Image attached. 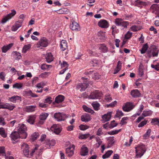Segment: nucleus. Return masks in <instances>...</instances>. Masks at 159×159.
Returning <instances> with one entry per match:
<instances>
[{"label": "nucleus", "mask_w": 159, "mask_h": 159, "mask_svg": "<svg viewBox=\"0 0 159 159\" xmlns=\"http://www.w3.org/2000/svg\"><path fill=\"white\" fill-rule=\"evenodd\" d=\"M8 100L11 102L15 103L18 101H21V98L20 96L17 95H14L10 98Z\"/></svg>", "instance_id": "19"}, {"label": "nucleus", "mask_w": 159, "mask_h": 159, "mask_svg": "<svg viewBox=\"0 0 159 159\" xmlns=\"http://www.w3.org/2000/svg\"><path fill=\"white\" fill-rule=\"evenodd\" d=\"M89 150L88 148L85 145H83L81 149L80 153L82 156H85L88 155Z\"/></svg>", "instance_id": "20"}, {"label": "nucleus", "mask_w": 159, "mask_h": 159, "mask_svg": "<svg viewBox=\"0 0 159 159\" xmlns=\"http://www.w3.org/2000/svg\"><path fill=\"white\" fill-rule=\"evenodd\" d=\"M55 141L54 140H48L46 143V144L48 145L49 147L53 146L55 145Z\"/></svg>", "instance_id": "41"}, {"label": "nucleus", "mask_w": 159, "mask_h": 159, "mask_svg": "<svg viewBox=\"0 0 159 159\" xmlns=\"http://www.w3.org/2000/svg\"><path fill=\"white\" fill-rule=\"evenodd\" d=\"M64 99L65 97L63 96L59 95L55 98V102L57 103H60L62 102Z\"/></svg>", "instance_id": "27"}, {"label": "nucleus", "mask_w": 159, "mask_h": 159, "mask_svg": "<svg viewBox=\"0 0 159 159\" xmlns=\"http://www.w3.org/2000/svg\"><path fill=\"white\" fill-rule=\"evenodd\" d=\"M141 29L142 27L139 26H137L136 25H133L130 28V30L133 32L141 30Z\"/></svg>", "instance_id": "33"}, {"label": "nucleus", "mask_w": 159, "mask_h": 159, "mask_svg": "<svg viewBox=\"0 0 159 159\" xmlns=\"http://www.w3.org/2000/svg\"><path fill=\"white\" fill-rule=\"evenodd\" d=\"M98 26L104 29H107L109 26V24L107 21L105 20H100L98 23Z\"/></svg>", "instance_id": "10"}, {"label": "nucleus", "mask_w": 159, "mask_h": 159, "mask_svg": "<svg viewBox=\"0 0 159 159\" xmlns=\"http://www.w3.org/2000/svg\"><path fill=\"white\" fill-rule=\"evenodd\" d=\"M70 28L72 30L78 31L80 30L79 24L76 22H73L70 24Z\"/></svg>", "instance_id": "15"}, {"label": "nucleus", "mask_w": 159, "mask_h": 159, "mask_svg": "<svg viewBox=\"0 0 159 159\" xmlns=\"http://www.w3.org/2000/svg\"><path fill=\"white\" fill-rule=\"evenodd\" d=\"M45 58L47 62L50 63L53 61V57L51 52H49L46 54L45 56Z\"/></svg>", "instance_id": "24"}, {"label": "nucleus", "mask_w": 159, "mask_h": 159, "mask_svg": "<svg viewBox=\"0 0 159 159\" xmlns=\"http://www.w3.org/2000/svg\"><path fill=\"white\" fill-rule=\"evenodd\" d=\"M83 109L86 112H88L92 114L94 113V111L92 109L86 106L83 105Z\"/></svg>", "instance_id": "34"}, {"label": "nucleus", "mask_w": 159, "mask_h": 159, "mask_svg": "<svg viewBox=\"0 0 159 159\" xmlns=\"http://www.w3.org/2000/svg\"><path fill=\"white\" fill-rule=\"evenodd\" d=\"M0 134L3 138L7 137V134L5 133V130L3 128H0Z\"/></svg>", "instance_id": "40"}, {"label": "nucleus", "mask_w": 159, "mask_h": 159, "mask_svg": "<svg viewBox=\"0 0 159 159\" xmlns=\"http://www.w3.org/2000/svg\"><path fill=\"white\" fill-rule=\"evenodd\" d=\"M94 109L96 111H98L99 109V107L100 106V104L97 102H94L92 104Z\"/></svg>", "instance_id": "36"}, {"label": "nucleus", "mask_w": 159, "mask_h": 159, "mask_svg": "<svg viewBox=\"0 0 159 159\" xmlns=\"http://www.w3.org/2000/svg\"><path fill=\"white\" fill-rule=\"evenodd\" d=\"M5 73L4 72L0 73V79L4 81L5 80Z\"/></svg>", "instance_id": "62"}, {"label": "nucleus", "mask_w": 159, "mask_h": 159, "mask_svg": "<svg viewBox=\"0 0 159 159\" xmlns=\"http://www.w3.org/2000/svg\"><path fill=\"white\" fill-rule=\"evenodd\" d=\"M51 130L56 134H58L61 130V127L56 124L53 125L51 127Z\"/></svg>", "instance_id": "12"}, {"label": "nucleus", "mask_w": 159, "mask_h": 159, "mask_svg": "<svg viewBox=\"0 0 159 159\" xmlns=\"http://www.w3.org/2000/svg\"><path fill=\"white\" fill-rule=\"evenodd\" d=\"M101 77V75H99L98 73H94L93 75H92V78L95 80H98Z\"/></svg>", "instance_id": "52"}, {"label": "nucleus", "mask_w": 159, "mask_h": 159, "mask_svg": "<svg viewBox=\"0 0 159 159\" xmlns=\"http://www.w3.org/2000/svg\"><path fill=\"white\" fill-rule=\"evenodd\" d=\"M6 124V123L5 121L4 118L2 117H0V125L4 126Z\"/></svg>", "instance_id": "63"}, {"label": "nucleus", "mask_w": 159, "mask_h": 159, "mask_svg": "<svg viewBox=\"0 0 159 159\" xmlns=\"http://www.w3.org/2000/svg\"><path fill=\"white\" fill-rule=\"evenodd\" d=\"M11 55L13 58L16 60H19L20 59L21 57L20 53L17 51L13 52Z\"/></svg>", "instance_id": "21"}, {"label": "nucleus", "mask_w": 159, "mask_h": 159, "mask_svg": "<svg viewBox=\"0 0 159 159\" xmlns=\"http://www.w3.org/2000/svg\"><path fill=\"white\" fill-rule=\"evenodd\" d=\"M130 94L134 98H137L139 97L140 93L138 90H133L131 91Z\"/></svg>", "instance_id": "25"}, {"label": "nucleus", "mask_w": 159, "mask_h": 159, "mask_svg": "<svg viewBox=\"0 0 159 159\" xmlns=\"http://www.w3.org/2000/svg\"><path fill=\"white\" fill-rule=\"evenodd\" d=\"M113 152L112 150L108 151L105 154L102 156V158L103 159H105L109 157L112 154Z\"/></svg>", "instance_id": "37"}, {"label": "nucleus", "mask_w": 159, "mask_h": 159, "mask_svg": "<svg viewBox=\"0 0 159 159\" xmlns=\"http://www.w3.org/2000/svg\"><path fill=\"white\" fill-rule=\"evenodd\" d=\"M112 113V112H110L103 115L102 117V122L104 123L109 120L111 118Z\"/></svg>", "instance_id": "17"}, {"label": "nucleus", "mask_w": 159, "mask_h": 159, "mask_svg": "<svg viewBox=\"0 0 159 159\" xmlns=\"http://www.w3.org/2000/svg\"><path fill=\"white\" fill-rule=\"evenodd\" d=\"M21 148L23 150L24 154L25 156H27L29 154V147L26 143H24L21 145Z\"/></svg>", "instance_id": "16"}, {"label": "nucleus", "mask_w": 159, "mask_h": 159, "mask_svg": "<svg viewBox=\"0 0 159 159\" xmlns=\"http://www.w3.org/2000/svg\"><path fill=\"white\" fill-rule=\"evenodd\" d=\"M132 33L128 31L125 35V38L127 39H129L132 36Z\"/></svg>", "instance_id": "56"}, {"label": "nucleus", "mask_w": 159, "mask_h": 159, "mask_svg": "<svg viewBox=\"0 0 159 159\" xmlns=\"http://www.w3.org/2000/svg\"><path fill=\"white\" fill-rule=\"evenodd\" d=\"M31 47V45L30 44L25 45L23 48L22 51L25 53Z\"/></svg>", "instance_id": "50"}, {"label": "nucleus", "mask_w": 159, "mask_h": 159, "mask_svg": "<svg viewBox=\"0 0 159 159\" xmlns=\"http://www.w3.org/2000/svg\"><path fill=\"white\" fill-rule=\"evenodd\" d=\"M151 67L157 71L159 70V63H157L156 65L152 64L151 65Z\"/></svg>", "instance_id": "57"}, {"label": "nucleus", "mask_w": 159, "mask_h": 159, "mask_svg": "<svg viewBox=\"0 0 159 159\" xmlns=\"http://www.w3.org/2000/svg\"><path fill=\"white\" fill-rule=\"evenodd\" d=\"M52 98L51 97L48 96L44 100V102L48 103V104H50L52 101Z\"/></svg>", "instance_id": "47"}, {"label": "nucleus", "mask_w": 159, "mask_h": 159, "mask_svg": "<svg viewBox=\"0 0 159 159\" xmlns=\"http://www.w3.org/2000/svg\"><path fill=\"white\" fill-rule=\"evenodd\" d=\"M148 43H146L144 44L142 48L141 49H140L139 50L141 52V54H143L145 53L147 50L148 49Z\"/></svg>", "instance_id": "35"}, {"label": "nucleus", "mask_w": 159, "mask_h": 159, "mask_svg": "<svg viewBox=\"0 0 159 159\" xmlns=\"http://www.w3.org/2000/svg\"><path fill=\"white\" fill-rule=\"evenodd\" d=\"M16 14V11L13 9L11 11V12L5 16L2 20V23H5L7 21L11 19Z\"/></svg>", "instance_id": "9"}, {"label": "nucleus", "mask_w": 159, "mask_h": 159, "mask_svg": "<svg viewBox=\"0 0 159 159\" xmlns=\"http://www.w3.org/2000/svg\"><path fill=\"white\" fill-rule=\"evenodd\" d=\"M91 119L90 116L88 114H85L81 116V120L82 121L88 122Z\"/></svg>", "instance_id": "23"}, {"label": "nucleus", "mask_w": 159, "mask_h": 159, "mask_svg": "<svg viewBox=\"0 0 159 159\" xmlns=\"http://www.w3.org/2000/svg\"><path fill=\"white\" fill-rule=\"evenodd\" d=\"M152 113L153 111L150 110L148 111L144 110L143 111L142 114V116H143L144 117L150 116L152 114Z\"/></svg>", "instance_id": "31"}, {"label": "nucleus", "mask_w": 159, "mask_h": 159, "mask_svg": "<svg viewBox=\"0 0 159 159\" xmlns=\"http://www.w3.org/2000/svg\"><path fill=\"white\" fill-rule=\"evenodd\" d=\"M48 116V114L47 113L43 112L41 113L39 116L40 120L39 122L40 124H43V122L42 121L45 120Z\"/></svg>", "instance_id": "18"}, {"label": "nucleus", "mask_w": 159, "mask_h": 159, "mask_svg": "<svg viewBox=\"0 0 159 159\" xmlns=\"http://www.w3.org/2000/svg\"><path fill=\"white\" fill-rule=\"evenodd\" d=\"M124 113L121 111L117 110L116 111V113L115 115V117L117 118L120 117V116H123Z\"/></svg>", "instance_id": "48"}, {"label": "nucleus", "mask_w": 159, "mask_h": 159, "mask_svg": "<svg viewBox=\"0 0 159 159\" xmlns=\"http://www.w3.org/2000/svg\"><path fill=\"white\" fill-rule=\"evenodd\" d=\"M103 134L104 133L103 131V129L102 128H99L96 132L97 135L98 136H100Z\"/></svg>", "instance_id": "49"}, {"label": "nucleus", "mask_w": 159, "mask_h": 159, "mask_svg": "<svg viewBox=\"0 0 159 159\" xmlns=\"http://www.w3.org/2000/svg\"><path fill=\"white\" fill-rule=\"evenodd\" d=\"M15 106L13 104H11L9 103H7V109L10 110H13L15 107Z\"/></svg>", "instance_id": "58"}, {"label": "nucleus", "mask_w": 159, "mask_h": 159, "mask_svg": "<svg viewBox=\"0 0 159 159\" xmlns=\"http://www.w3.org/2000/svg\"><path fill=\"white\" fill-rule=\"evenodd\" d=\"M67 48L66 41L63 40L61 41V50L64 51Z\"/></svg>", "instance_id": "29"}, {"label": "nucleus", "mask_w": 159, "mask_h": 159, "mask_svg": "<svg viewBox=\"0 0 159 159\" xmlns=\"http://www.w3.org/2000/svg\"><path fill=\"white\" fill-rule=\"evenodd\" d=\"M121 129H116L114 130L108 132L107 133L108 134L110 135H114L118 134V133L120 132L121 130Z\"/></svg>", "instance_id": "42"}, {"label": "nucleus", "mask_w": 159, "mask_h": 159, "mask_svg": "<svg viewBox=\"0 0 159 159\" xmlns=\"http://www.w3.org/2000/svg\"><path fill=\"white\" fill-rule=\"evenodd\" d=\"M75 148V146L72 145L70 146L66 149V154L69 157H71L73 156L74 153V150Z\"/></svg>", "instance_id": "11"}, {"label": "nucleus", "mask_w": 159, "mask_h": 159, "mask_svg": "<svg viewBox=\"0 0 159 159\" xmlns=\"http://www.w3.org/2000/svg\"><path fill=\"white\" fill-rule=\"evenodd\" d=\"M95 138L96 141L97 142V143L96 144V145L97 147L98 148L102 144V141H101L100 138L99 137H96Z\"/></svg>", "instance_id": "43"}, {"label": "nucleus", "mask_w": 159, "mask_h": 159, "mask_svg": "<svg viewBox=\"0 0 159 159\" xmlns=\"http://www.w3.org/2000/svg\"><path fill=\"white\" fill-rule=\"evenodd\" d=\"M147 122V120H144L141 122L138 125L139 127H142L146 125Z\"/></svg>", "instance_id": "59"}, {"label": "nucleus", "mask_w": 159, "mask_h": 159, "mask_svg": "<svg viewBox=\"0 0 159 159\" xmlns=\"http://www.w3.org/2000/svg\"><path fill=\"white\" fill-rule=\"evenodd\" d=\"M158 53V49L156 47H152L148 52V56L151 57L152 56L157 57Z\"/></svg>", "instance_id": "6"}, {"label": "nucleus", "mask_w": 159, "mask_h": 159, "mask_svg": "<svg viewBox=\"0 0 159 159\" xmlns=\"http://www.w3.org/2000/svg\"><path fill=\"white\" fill-rule=\"evenodd\" d=\"M68 11L67 9L66 8H63L57 11V13L59 14H66Z\"/></svg>", "instance_id": "46"}, {"label": "nucleus", "mask_w": 159, "mask_h": 159, "mask_svg": "<svg viewBox=\"0 0 159 159\" xmlns=\"http://www.w3.org/2000/svg\"><path fill=\"white\" fill-rule=\"evenodd\" d=\"M135 151L136 153V157H141L144 154L146 151L145 147L144 145L143 144L138 145L135 147Z\"/></svg>", "instance_id": "1"}, {"label": "nucleus", "mask_w": 159, "mask_h": 159, "mask_svg": "<svg viewBox=\"0 0 159 159\" xmlns=\"http://www.w3.org/2000/svg\"><path fill=\"white\" fill-rule=\"evenodd\" d=\"M23 136V135H21L18 132V131H15L12 132L11 135V139L14 141H15L16 140L19 138L22 139L21 137Z\"/></svg>", "instance_id": "14"}, {"label": "nucleus", "mask_w": 159, "mask_h": 159, "mask_svg": "<svg viewBox=\"0 0 159 159\" xmlns=\"http://www.w3.org/2000/svg\"><path fill=\"white\" fill-rule=\"evenodd\" d=\"M79 127L80 129L82 130H84L89 128V126L87 125H80Z\"/></svg>", "instance_id": "53"}, {"label": "nucleus", "mask_w": 159, "mask_h": 159, "mask_svg": "<svg viewBox=\"0 0 159 159\" xmlns=\"http://www.w3.org/2000/svg\"><path fill=\"white\" fill-rule=\"evenodd\" d=\"M21 26V24H20L18 22L16 23L14 25L12 26L11 28V30L13 31H15Z\"/></svg>", "instance_id": "32"}, {"label": "nucleus", "mask_w": 159, "mask_h": 159, "mask_svg": "<svg viewBox=\"0 0 159 159\" xmlns=\"http://www.w3.org/2000/svg\"><path fill=\"white\" fill-rule=\"evenodd\" d=\"M22 86L23 84L22 83H16L13 85V88L19 89L22 88Z\"/></svg>", "instance_id": "44"}, {"label": "nucleus", "mask_w": 159, "mask_h": 159, "mask_svg": "<svg viewBox=\"0 0 159 159\" xmlns=\"http://www.w3.org/2000/svg\"><path fill=\"white\" fill-rule=\"evenodd\" d=\"M39 136V134L38 133L35 132L31 135V139L34 141L37 139Z\"/></svg>", "instance_id": "39"}, {"label": "nucleus", "mask_w": 159, "mask_h": 159, "mask_svg": "<svg viewBox=\"0 0 159 159\" xmlns=\"http://www.w3.org/2000/svg\"><path fill=\"white\" fill-rule=\"evenodd\" d=\"M151 123L154 125H157L159 126V119L155 118L152 119Z\"/></svg>", "instance_id": "38"}, {"label": "nucleus", "mask_w": 159, "mask_h": 159, "mask_svg": "<svg viewBox=\"0 0 159 159\" xmlns=\"http://www.w3.org/2000/svg\"><path fill=\"white\" fill-rule=\"evenodd\" d=\"M50 73L45 72L41 74L39 76V77L42 78H46L47 77L49 74Z\"/></svg>", "instance_id": "51"}, {"label": "nucleus", "mask_w": 159, "mask_h": 159, "mask_svg": "<svg viewBox=\"0 0 159 159\" xmlns=\"http://www.w3.org/2000/svg\"><path fill=\"white\" fill-rule=\"evenodd\" d=\"M108 140L109 144H113L114 142V137H110L108 138Z\"/></svg>", "instance_id": "61"}, {"label": "nucleus", "mask_w": 159, "mask_h": 159, "mask_svg": "<svg viewBox=\"0 0 159 159\" xmlns=\"http://www.w3.org/2000/svg\"><path fill=\"white\" fill-rule=\"evenodd\" d=\"M102 95V92L96 90L92 92L88 98L89 99H100Z\"/></svg>", "instance_id": "3"}, {"label": "nucleus", "mask_w": 159, "mask_h": 159, "mask_svg": "<svg viewBox=\"0 0 159 159\" xmlns=\"http://www.w3.org/2000/svg\"><path fill=\"white\" fill-rule=\"evenodd\" d=\"M115 24L118 26H120L124 28H126L129 25L128 21H124L121 18H117L115 20Z\"/></svg>", "instance_id": "5"}, {"label": "nucleus", "mask_w": 159, "mask_h": 159, "mask_svg": "<svg viewBox=\"0 0 159 159\" xmlns=\"http://www.w3.org/2000/svg\"><path fill=\"white\" fill-rule=\"evenodd\" d=\"M88 82L87 80L84 81L83 83H79L76 85V89L79 90L80 92L84 91L88 87Z\"/></svg>", "instance_id": "4"}, {"label": "nucleus", "mask_w": 159, "mask_h": 159, "mask_svg": "<svg viewBox=\"0 0 159 159\" xmlns=\"http://www.w3.org/2000/svg\"><path fill=\"white\" fill-rule=\"evenodd\" d=\"M105 99L107 102H110L112 100V98L110 94H107L105 96Z\"/></svg>", "instance_id": "54"}, {"label": "nucleus", "mask_w": 159, "mask_h": 159, "mask_svg": "<svg viewBox=\"0 0 159 159\" xmlns=\"http://www.w3.org/2000/svg\"><path fill=\"white\" fill-rule=\"evenodd\" d=\"M17 130L18 132L21 135H23L21 137L22 139H25L27 136V134L26 132L27 127L23 124H20L17 127Z\"/></svg>", "instance_id": "2"}, {"label": "nucleus", "mask_w": 159, "mask_h": 159, "mask_svg": "<svg viewBox=\"0 0 159 159\" xmlns=\"http://www.w3.org/2000/svg\"><path fill=\"white\" fill-rule=\"evenodd\" d=\"M54 116L57 121H61L64 120L65 116L63 113L58 112L55 113L54 114Z\"/></svg>", "instance_id": "13"}, {"label": "nucleus", "mask_w": 159, "mask_h": 159, "mask_svg": "<svg viewBox=\"0 0 159 159\" xmlns=\"http://www.w3.org/2000/svg\"><path fill=\"white\" fill-rule=\"evenodd\" d=\"M134 105L130 102H127L125 103L122 107L123 110L126 112H129L134 107Z\"/></svg>", "instance_id": "8"}, {"label": "nucleus", "mask_w": 159, "mask_h": 159, "mask_svg": "<svg viewBox=\"0 0 159 159\" xmlns=\"http://www.w3.org/2000/svg\"><path fill=\"white\" fill-rule=\"evenodd\" d=\"M89 135V134H81L79 136V138L81 139H86L88 137Z\"/></svg>", "instance_id": "64"}, {"label": "nucleus", "mask_w": 159, "mask_h": 159, "mask_svg": "<svg viewBox=\"0 0 159 159\" xmlns=\"http://www.w3.org/2000/svg\"><path fill=\"white\" fill-rule=\"evenodd\" d=\"M151 132V130L150 129H148L146 133L143 135V138L144 139H148L150 135V134Z\"/></svg>", "instance_id": "45"}, {"label": "nucleus", "mask_w": 159, "mask_h": 159, "mask_svg": "<svg viewBox=\"0 0 159 159\" xmlns=\"http://www.w3.org/2000/svg\"><path fill=\"white\" fill-rule=\"evenodd\" d=\"M129 118L127 117H124L122 118L120 123L122 125H123L124 124H126V122L125 121L128 120Z\"/></svg>", "instance_id": "55"}, {"label": "nucleus", "mask_w": 159, "mask_h": 159, "mask_svg": "<svg viewBox=\"0 0 159 159\" xmlns=\"http://www.w3.org/2000/svg\"><path fill=\"white\" fill-rule=\"evenodd\" d=\"M48 42L47 39L45 37H43L37 43V45L38 47H46L48 46Z\"/></svg>", "instance_id": "7"}, {"label": "nucleus", "mask_w": 159, "mask_h": 159, "mask_svg": "<svg viewBox=\"0 0 159 159\" xmlns=\"http://www.w3.org/2000/svg\"><path fill=\"white\" fill-rule=\"evenodd\" d=\"M27 121L30 124H33L34 122L35 117L34 115L29 116Z\"/></svg>", "instance_id": "28"}, {"label": "nucleus", "mask_w": 159, "mask_h": 159, "mask_svg": "<svg viewBox=\"0 0 159 159\" xmlns=\"http://www.w3.org/2000/svg\"><path fill=\"white\" fill-rule=\"evenodd\" d=\"M45 84L43 82H41L39 83L38 84L36 85V87L39 89L40 88H42L45 85Z\"/></svg>", "instance_id": "60"}, {"label": "nucleus", "mask_w": 159, "mask_h": 159, "mask_svg": "<svg viewBox=\"0 0 159 159\" xmlns=\"http://www.w3.org/2000/svg\"><path fill=\"white\" fill-rule=\"evenodd\" d=\"M13 43H11L6 46H4L2 48V51L3 53H6L8 50L10 49L13 46Z\"/></svg>", "instance_id": "26"}, {"label": "nucleus", "mask_w": 159, "mask_h": 159, "mask_svg": "<svg viewBox=\"0 0 159 159\" xmlns=\"http://www.w3.org/2000/svg\"><path fill=\"white\" fill-rule=\"evenodd\" d=\"M51 65H48L46 64H43L41 66V68L42 70H48L49 69L52 67Z\"/></svg>", "instance_id": "30"}, {"label": "nucleus", "mask_w": 159, "mask_h": 159, "mask_svg": "<svg viewBox=\"0 0 159 159\" xmlns=\"http://www.w3.org/2000/svg\"><path fill=\"white\" fill-rule=\"evenodd\" d=\"M36 106L31 105L25 107L24 108V110L27 112H32L34 111L35 110Z\"/></svg>", "instance_id": "22"}]
</instances>
